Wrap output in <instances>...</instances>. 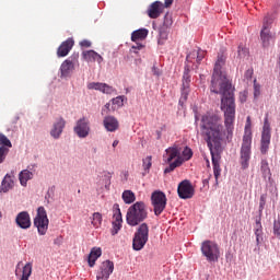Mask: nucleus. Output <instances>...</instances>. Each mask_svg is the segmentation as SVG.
<instances>
[{
    "label": "nucleus",
    "mask_w": 280,
    "mask_h": 280,
    "mask_svg": "<svg viewBox=\"0 0 280 280\" xmlns=\"http://www.w3.org/2000/svg\"><path fill=\"white\" fill-rule=\"evenodd\" d=\"M224 65H226V57L219 56L214 63L210 85L211 93L221 95V110L224 113V125H222L220 116L210 114L203 115L200 124V135L210 150L217 187L220 174H222L220 153L218 152L222 148V141L233 136V124H235V94L233 93V84L229 77H226V71H224Z\"/></svg>",
    "instance_id": "1"
},
{
    "label": "nucleus",
    "mask_w": 280,
    "mask_h": 280,
    "mask_svg": "<svg viewBox=\"0 0 280 280\" xmlns=\"http://www.w3.org/2000/svg\"><path fill=\"white\" fill-rule=\"evenodd\" d=\"M144 220H148V206H145V202L137 201L128 208L126 222L129 226H139Z\"/></svg>",
    "instance_id": "2"
},
{
    "label": "nucleus",
    "mask_w": 280,
    "mask_h": 280,
    "mask_svg": "<svg viewBox=\"0 0 280 280\" xmlns=\"http://www.w3.org/2000/svg\"><path fill=\"white\" fill-rule=\"evenodd\" d=\"M275 16L266 15L262 20V27L260 30V40L264 48L270 47L277 40V32L272 30Z\"/></svg>",
    "instance_id": "3"
},
{
    "label": "nucleus",
    "mask_w": 280,
    "mask_h": 280,
    "mask_svg": "<svg viewBox=\"0 0 280 280\" xmlns=\"http://www.w3.org/2000/svg\"><path fill=\"white\" fill-rule=\"evenodd\" d=\"M250 145H253V132L249 131L248 127H246L241 147L240 163L242 170H248V165L250 163Z\"/></svg>",
    "instance_id": "4"
},
{
    "label": "nucleus",
    "mask_w": 280,
    "mask_h": 280,
    "mask_svg": "<svg viewBox=\"0 0 280 280\" xmlns=\"http://www.w3.org/2000/svg\"><path fill=\"white\" fill-rule=\"evenodd\" d=\"M150 240V226L148 223H142L138 226L132 238L133 250H143Z\"/></svg>",
    "instance_id": "5"
},
{
    "label": "nucleus",
    "mask_w": 280,
    "mask_h": 280,
    "mask_svg": "<svg viewBox=\"0 0 280 280\" xmlns=\"http://www.w3.org/2000/svg\"><path fill=\"white\" fill-rule=\"evenodd\" d=\"M201 255L206 257L209 264H215L220 259V246L213 241H203L201 243Z\"/></svg>",
    "instance_id": "6"
},
{
    "label": "nucleus",
    "mask_w": 280,
    "mask_h": 280,
    "mask_svg": "<svg viewBox=\"0 0 280 280\" xmlns=\"http://www.w3.org/2000/svg\"><path fill=\"white\" fill-rule=\"evenodd\" d=\"M151 205L153 207L154 215H161L167 207V196L161 190H155L151 195Z\"/></svg>",
    "instance_id": "7"
},
{
    "label": "nucleus",
    "mask_w": 280,
    "mask_h": 280,
    "mask_svg": "<svg viewBox=\"0 0 280 280\" xmlns=\"http://www.w3.org/2000/svg\"><path fill=\"white\" fill-rule=\"evenodd\" d=\"M34 226H36L40 235H47L49 218H47V210H45V207H39L37 209V214L34 219Z\"/></svg>",
    "instance_id": "8"
},
{
    "label": "nucleus",
    "mask_w": 280,
    "mask_h": 280,
    "mask_svg": "<svg viewBox=\"0 0 280 280\" xmlns=\"http://www.w3.org/2000/svg\"><path fill=\"white\" fill-rule=\"evenodd\" d=\"M270 139H272V133L270 129V121H268V114H266L260 139L261 154H268V150H270Z\"/></svg>",
    "instance_id": "9"
},
{
    "label": "nucleus",
    "mask_w": 280,
    "mask_h": 280,
    "mask_svg": "<svg viewBox=\"0 0 280 280\" xmlns=\"http://www.w3.org/2000/svg\"><path fill=\"white\" fill-rule=\"evenodd\" d=\"M177 194L182 200H189V198H194L196 189L189 179H184L178 184Z\"/></svg>",
    "instance_id": "10"
},
{
    "label": "nucleus",
    "mask_w": 280,
    "mask_h": 280,
    "mask_svg": "<svg viewBox=\"0 0 280 280\" xmlns=\"http://www.w3.org/2000/svg\"><path fill=\"white\" fill-rule=\"evenodd\" d=\"M189 65L184 68V74L182 80V96L179 98V104H185L187 97L189 96V86L191 84V74H189Z\"/></svg>",
    "instance_id": "11"
},
{
    "label": "nucleus",
    "mask_w": 280,
    "mask_h": 280,
    "mask_svg": "<svg viewBox=\"0 0 280 280\" xmlns=\"http://www.w3.org/2000/svg\"><path fill=\"white\" fill-rule=\"evenodd\" d=\"M74 132L80 139H86V136L91 132L89 118H80L74 127Z\"/></svg>",
    "instance_id": "12"
},
{
    "label": "nucleus",
    "mask_w": 280,
    "mask_h": 280,
    "mask_svg": "<svg viewBox=\"0 0 280 280\" xmlns=\"http://www.w3.org/2000/svg\"><path fill=\"white\" fill-rule=\"evenodd\" d=\"M113 270H115V264L110 260H105L102 262L100 272L96 276L97 280H108L110 275H113Z\"/></svg>",
    "instance_id": "13"
},
{
    "label": "nucleus",
    "mask_w": 280,
    "mask_h": 280,
    "mask_svg": "<svg viewBox=\"0 0 280 280\" xmlns=\"http://www.w3.org/2000/svg\"><path fill=\"white\" fill-rule=\"evenodd\" d=\"M114 209H116V212L113 215L112 235H117V233L121 231V223L124 222V219L121 218V209H119V206L117 203L114 205Z\"/></svg>",
    "instance_id": "14"
},
{
    "label": "nucleus",
    "mask_w": 280,
    "mask_h": 280,
    "mask_svg": "<svg viewBox=\"0 0 280 280\" xmlns=\"http://www.w3.org/2000/svg\"><path fill=\"white\" fill-rule=\"evenodd\" d=\"M149 19H159L163 14V2L154 1L151 3L147 10Z\"/></svg>",
    "instance_id": "15"
},
{
    "label": "nucleus",
    "mask_w": 280,
    "mask_h": 280,
    "mask_svg": "<svg viewBox=\"0 0 280 280\" xmlns=\"http://www.w3.org/2000/svg\"><path fill=\"white\" fill-rule=\"evenodd\" d=\"M73 45H75L73 38H68L67 40L62 42L57 50L58 58H65L66 56H69V51L73 49Z\"/></svg>",
    "instance_id": "16"
},
{
    "label": "nucleus",
    "mask_w": 280,
    "mask_h": 280,
    "mask_svg": "<svg viewBox=\"0 0 280 280\" xmlns=\"http://www.w3.org/2000/svg\"><path fill=\"white\" fill-rule=\"evenodd\" d=\"M15 222L18 226H20V229H30L32 226V219L30 218V212H20L15 218Z\"/></svg>",
    "instance_id": "17"
},
{
    "label": "nucleus",
    "mask_w": 280,
    "mask_h": 280,
    "mask_svg": "<svg viewBox=\"0 0 280 280\" xmlns=\"http://www.w3.org/2000/svg\"><path fill=\"white\" fill-rule=\"evenodd\" d=\"M75 69V63L71 58L66 59L60 66V78H69Z\"/></svg>",
    "instance_id": "18"
},
{
    "label": "nucleus",
    "mask_w": 280,
    "mask_h": 280,
    "mask_svg": "<svg viewBox=\"0 0 280 280\" xmlns=\"http://www.w3.org/2000/svg\"><path fill=\"white\" fill-rule=\"evenodd\" d=\"M65 126H67V121L62 117H60L59 119H57L56 122H54L52 129L50 130V136L52 137V139H60V135H62Z\"/></svg>",
    "instance_id": "19"
},
{
    "label": "nucleus",
    "mask_w": 280,
    "mask_h": 280,
    "mask_svg": "<svg viewBox=\"0 0 280 280\" xmlns=\"http://www.w3.org/2000/svg\"><path fill=\"white\" fill-rule=\"evenodd\" d=\"M82 58L85 60V62H97L98 65L104 62V57H102V55L97 54L95 50H84L82 52Z\"/></svg>",
    "instance_id": "20"
},
{
    "label": "nucleus",
    "mask_w": 280,
    "mask_h": 280,
    "mask_svg": "<svg viewBox=\"0 0 280 280\" xmlns=\"http://www.w3.org/2000/svg\"><path fill=\"white\" fill-rule=\"evenodd\" d=\"M88 89L90 91H101V93H106L107 95H110L115 89L113 86L106 84V83H100V82H92L88 84Z\"/></svg>",
    "instance_id": "21"
},
{
    "label": "nucleus",
    "mask_w": 280,
    "mask_h": 280,
    "mask_svg": "<svg viewBox=\"0 0 280 280\" xmlns=\"http://www.w3.org/2000/svg\"><path fill=\"white\" fill-rule=\"evenodd\" d=\"M103 126L107 132H116V130H119V120L114 116H106L103 119Z\"/></svg>",
    "instance_id": "22"
},
{
    "label": "nucleus",
    "mask_w": 280,
    "mask_h": 280,
    "mask_svg": "<svg viewBox=\"0 0 280 280\" xmlns=\"http://www.w3.org/2000/svg\"><path fill=\"white\" fill-rule=\"evenodd\" d=\"M14 189V175L7 174L1 182L0 194H8Z\"/></svg>",
    "instance_id": "23"
},
{
    "label": "nucleus",
    "mask_w": 280,
    "mask_h": 280,
    "mask_svg": "<svg viewBox=\"0 0 280 280\" xmlns=\"http://www.w3.org/2000/svg\"><path fill=\"white\" fill-rule=\"evenodd\" d=\"M182 159L180 158V148L178 147H171L165 150V154L163 155V159L165 163H172L174 159Z\"/></svg>",
    "instance_id": "24"
},
{
    "label": "nucleus",
    "mask_w": 280,
    "mask_h": 280,
    "mask_svg": "<svg viewBox=\"0 0 280 280\" xmlns=\"http://www.w3.org/2000/svg\"><path fill=\"white\" fill-rule=\"evenodd\" d=\"M100 257H102V248L93 247L88 257L90 268H93V266H95V262L97 261V259H100Z\"/></svg>",
    "instance_id": "25"
},
{
    "label": "nucleus",
    "mask_w": 280,
    "mask_h": 280,
    "mask_svg": "<svg viewBox=\"0 0 280 280\" xmlns=\"http://www.w3.org/2000/svg\"><path fill=\"white\" fill-rule=\"evenodd\" d=\"M148 38V30L147 28H139L133 31L131 34L132 43H139V40H145Z\"/></svg>",
    "instance_id": "26"
},
{
    "label": "nucleus",
    "mask_w": 280,
    "mask_h": 280,
    "mask_svg": "<svg viewBox=\"0 0 280 280\" xmlns=\"http://www.w3.org/2000/svg\"><path fill=\"white\" fill-rule=\"evenodd\" d=\"M34 178V173L30 170H23L19 174V180L22 187H27V180H32Z\"/></svg>",
    "instance_id": "27"
},
{
    "label": "nucleus",
    "mask_w": 280,
    "mask_h": 280,
    "mask_svg": "<svg viewBox=\"0 0 280 280\" xmlns=\"http://www.w3.org/2000/svg\"><path fill=\"white\" fill-rule=\"evenodd\" d=\"M205 50H192L189 55H187L186 62H191L196 58L198 65H200L205 58Z\"/></svg>",
    "instance_id": "28"
},
{
    "label": "nucleus",
    "mask_w": 280,
    "mask_h": 280,
    "mask_svg": "<svg viewBox=\"0 0 280 280\" xmlns=\"http://www.w3.org/2000/svg\"><path fill=\"white\" fill-rule=\"evenodd\" d=\"M125 205H132L135 200H137V196H135V192L132 190H125L121 196Z\"/></svg>",
    "instance_id": "29"
},
{
    "label": "nucleus",
    "mask_w": 280,
    "mask_h": 280,
    "mask_svg": "<svg viewBox=\"0 0 280 280\" xmlns=\"http://www.w3.org/2000/svg\"><path fill=\"white\" fill-rule=\"evenodd\" d=\"M260 172L264 178H270L272 173L270 172V166H268V161L262 160L260 164Z\"/></svg>",
    "instance_id": "30"
},
{
    "label": "nucleus",
    "mask_w": 280,
    "mask_h": 280,
    "mask_svg": "<svg viewBox=\"0 0 280 280\" xmlns=\"http://www.w3.org/2000/svg\"><path fill=\"white\" fill-rule=\"evenodd\" d=\"M30 277H32V262H27L22 270V276L20 280H30Z\"/></svg>",
    "instance_id": "31"
},
{
    "label": "nucleus",
    "mask_w": 280,
    "mask_h": 280,
    "mask_svg": "<svg viewBox=\"0 0 280 280\" xmlns=\"http://www.w3.org/2000/svg\"><path fill=\"white\" fill-rule=\"evenodd\" d=\"M183 165V158L176 159L174 162H172L168 167L164 170V174H170L171 172H174L175 167H180Z\"/></svg>",
    "instance_id": "32"
},
{
    "label": "nucleus",
    "mask_w": 280,
    "mask_h": 280,
    "mask_svg": "<svg viewBox=\"0 0 280 280\" xmlns=\"http://www.w3.org/2000/svg\"><path fill=\"white\" fill-rule=\"evenodd\" d=\"M92 225L94 229H100V226H102V213L94 212L92 214Z\"/></svg>",
    "instance_id": "33"
},
{
    "label": "nucleus",
    "mask_w": 280,
    "mask_h": 280,
    "mask_svg": "<svg viewBox=\"0 0 280 280\" xmlns=\"http://www.w3.org/2000/svg\"><path fill=\"white\" fill-rule=\"evenodd\" d=\"M0 148H12V141L8 138V136L0 132Z\"/></svg>",
    "instance_id": "34"
},
{
    "label": "nucleus",
    "mask_w": 280,
    "mask_h": 280,
    "mask_svg": "<svg viewBox=\"0 0 280 280\" xmlns=\"http://www.w3.org/2000/svg\"><path fill=\"white\" fill-rule=\"evenodd\" d=\"M191 156H194V151H191V149H189V147H186L183 152H182V161L183 163H185V161H189L191 159Z\"/></svg>",
    "instance_id": "35"
},
{
    "label": "nucleus",
    "mask_w": 280,
    "mask_h": 280,
    "mask_svg": "<svg viewBox=\"0 0 280 280\" xmlns=\"http://www.w3.org/2000/svg\"><path fill=\"white\" fill-rule=\"evenodd\" d=\"M237 54H238V58H246L248 56V48L240 44Z\"/></svg>",
    "instance_id": "36"
},
{
    "label": "nucleus",
    "mask_w": 280,
    "mask_h": 280,
    "mask_svg": "<svg viewBox=\"0 0 280 280\" xmlns=\"http://www.w3.org/2000/svg\"><path fill=\"white\" fill-rule=\"evenodd\" d=\"M9 153H10V149L5 147H0V165L1 163H3V161H5V158L8 156Z\"/></svg>",
    "instance_id": "37"
},
{
    "label": "nucleus",
    "mask_w": 280,
    "mask_h": 280,
    "mask_svg": "<svg viewBox=\"0 0 280 280\" xmlns=\"http://www.w3.org/2000/svg\"><path fill=\"white\" fill-rule=\"evenodd\" d=\"M174 22L172 21V15H170L168 13H166L164 15V27H172V24Z\"/></svg>",
    "instance_id": "38"
},
{
    "label": "nucleus",
    "mask_w": 280,
    "mask_h": 280,
    "mask_svg": "<svg viewBox=\"0 0 280 280\" xmlns=\"http://www.w3.org/2000/svg\"><path fill=\"white\" fill-rule=\"evenodd\" d=\"M163 40H167V31L162 28L160 30L159 45H163Z\"/></svg>",
    "instance_id": "39"
},
{
    "label": "nucleus",
    "mask_w": 280,
    "mask_h": 280,
    "mask_svg": "<svg viewBox=\"0 0 280 280\" xmlns=\"http://www.w3.org/2000/svg\"><path fill=\"white\" fill-rule=\"evenodd\" d=\"M255 235H256V244L259 245L261 244V237L264 235V230H255Z\"/></svg>",
    "instance_id": "40"
},
{
    "label": "nucleus",
    "mask_w": 280,
    "mask_h": 280,
    "mask_svg": "<svg viewBox=\"0 0 280 280\" xmlns=\"http://www.w3.org/2000/svg\"><path fill=\"white\" fill-rule=\"evenodd\" d=\"M143 167L144 170H150V167H152V156H147L143 160Z\"/></svg>",
    "instance_id": "41"
},
{
    "label": "nucleus",
    "mask_w": 280,
    "mask_h": 280,
    "mask_svg": "<svg viewBox=\"0 0 280 280\" xmlns=\"http://www.w3.org/2000/svg\"><path fill=\"white\" fill-rule=\"evenodd\" d=\"M112 103L116 106H124V97L117 96L116 98L112 100Z\"/></svg>",
    "instance_id": "42"
},
{
    "label": "nucleus",
    "mask_w": 280,
    "mask_h": 280,
    "mask_svg": "<svg viewBox=\"0 0 280 280\" xmlns=\"http://www.w3.org/2000/svg\"><path fill=\"white\" fill-rule=\"evenodd\" d=\"M265 207H266V195H261L260 201H259V211H264Z\"/></svg>",
    "instance_id": "43"
},
{
    "label": "nucleus",
    "mask_w": 280,
    "mask_h": 280,
    "mask_svg": "<svg viewBox=\"0 0 280 280\" xmlns=\"http://www.w3.org/2000/svg\"><path fill=\"white\" fill-rule=\"evenodd\" d=\"M247 98H248V92L243 91V92L240 93V102L242 104H244V102H246Z\"/></svg>",
    "instance_id": "44"
},
{
    "label": "nucleus",
    "mask_w": 280,
    "mask_h": 280,
    "mask_svg": "<svg viewBox=\"0 0 280 280\" xmlns=\"http://www.w3.org/2000/svg\"><path fill=\"white\" fill-rule=\"evenodd\" d=\"M79 45H80V47L89 48V47H91L92 43H91V40H89V39H83V40H81V42L79 43Z\"/></svg>",
    "instance_id": "45"
},
{
    "label": "nucleus",
    "mask_w": 280,
    "mask_h": 280,
    "mask_svg": "<svg viewBox=\"0 0 280 280\" xmlns=\"http://www.w3.org/2000/svg\"><path fill=\"white\" fill-rule=\"evenodd\" d=\"M259 85L257 84V80L254 81V95L255 97H258L260 95Z\"/></svg>",
    "instance_id": "46"
},
{
    "label": "nucleus",
    "mask_w": 280,
    "mask_h": 280,
    "mask_svg": "<svg viewBox=\"0 0 280 280\" xmlns=\"http://www.w3.org/2000/svg\"><path fill=\"white\" fill-rule=\"evenodd\" d=\"M110 113V103H107L102 109V115H108Z\"/></svg>",
    "instance_id": "47"
},
{
    "label": "nucleus",
    "mask_w": 280,
    "mask_h": 280,
    "mask_svg": "<svg viewBox=\"0 0 280 280\" xmlns=\"http://www.w3.org/2000/svg\"><path fill=\"white\" fill-rule=\"evenodd\" d=\"M174 0H164L163 9L164 8H172Z\"/></svg>",
    "instance_id": "48"
},
{
    "label": "nucleus",
    "mask_w": 280,
    "mask_h": 280,
    "mask_svg": "<svg viewBox=\"0 0 280 280\" xmlns=\"http://www.w3.org/2000/svg\"><path fill=\"white\" fill-rule=\"evenodd\" d=\"M143 47H145V46H143L142 44L137 43L136 45H133L131 47V49H133V50L138 49V51H141V49H143Z\"/></svg>",
    "instance_id": "49"
},
{
    "label": "nucleus",
    "mask_w": 280,
    "mask_h": 280,
    "mask_svg": "<svg viewBox=\"0 0 280 280\" xmlns=\"http://www.w3.org/2000/svg\"><path fill=\"white\" fill-rule=\"evenodd\" d=\"M152 73H153V75L159 77V75H161V70H159V68H156V66H153Z\"/></svg>",
    "instance_id": "50"
},
{
    "label": "nucleus",
    "mask_w": 280,
    "mask_h": 280,
    "mask_svg": "<svg viewBox=\"0 0 280 280\" xmlns=\"http://www.w3.org/2000/svg\"><path fill=\"white\" fill-rule=\"evenodd\" d=\"M245 78H246L247 80H250V78H253V69L246 70V72H245Z\"/></svg>",
    "instance_id": "51"
},
{
    "label": "nucleus",
    "mask_w": 280,
    "mask_h": 280,
    "mask_svg": "<svg viewBox=\"0 0 280 280\" xmlns=\"http://www.w3.org/2000/svg\"><path fill=\"white\" fill-rule=\"evenodd\" d=\"M246 128H247V130H249L250 132H253V131L250 130V117H249V116L247 117V122H246V125H245V130H246Z\"/></svg>",
    "instance_id": "52"
},
{
    "label": "nucleus",
    "mask_w": 280,
    "mask_h": 280,
    "mask_svg": "<svg viewBox=\"0 0 280 280\" xmlns=\"http://www.w3.org/2000/svg\"><path fill=\"white\" fill-rule=\"evenodd\" d=\"M255 230H262L261 221L260 220L256 221Z\"/></svg>",
    "instance_id": "53"
},
{
    "label": "nucleus",
    "mask_w": 280,
    "mask_h": 280,
    "mask_svg": "<svg viewBox=\"0 0 280 280\" xmlns=\"http://www.w3.org/2000/svg\"><path fill=\"white\" fill-rule=\"evenodd\" d=\"M22 265H23V262H21V261L16 265L15 277H19V268H21Z\"/></svg>",
    "instance_id": "54"
},
{
    "label": "nucleus",
    "mask_w": 280,
    "mask_h": 280,
    "mask_svg": "<svg viewBox=\"0 0 280 280\" xmlns=\"http://www.w3.org/2000/svg\"><path fill=\"white\" fill-rule=\"evenodd\" d=\"M117 145H119V140H115V141L113 142V148H117Z\"/></svg>",
    "instance_id": "55"
},
{
    "label": "nucleus",
    "mask_w": 280,
    "mask_h": 280,
    "mask_svg": "<svg viewBox=\"0 0 280 280\" xmlns=\"http://www.w3.org/2000/svg\"><path fill=\"white\" fill-rule=\"evenodd\" d=\"M209 178H211V175H209ZM209 178L203 179V185H209Z\"/></svg>",
    "instance_id": "56"
},
{
    "label": "nucleus",
    "mask_w": 280,
    "mask_h": 280,
    "mask_svg": "<svg viewBox=\"0 0 280 280\" xmlns=\"http://www.w3.org/2000/svg\"><path fill=\"white\" fill-rule=\"evenodd\" d=\"M207 165H208V167L210 166L209 160H207Z\"/></svg>",
    "instance_id": "57"
},
{
    "label": "nucleus",
    "mask_w": 280,
    "mask_h": 280,
    "mask_svg": "<svg viewBox=\"0 0 280 280\" xmlns=\"http://www.w3.org/2000/svg\"><path fill=\"white\" fill-rule=\"evenodd\" d=\"M1 218H3V213L0 212V220H1Z\"/></svg>",
    "instance_id": "58"
},
{
    "label": "nucleus",
    "mask_w": 280,
    "mask_h": 280,
    "mask_svg": "<svg viewBox=\"0 0 280 280\" xmlns=\"http://www.w3.org/2000/svg\"><path fill=\"white\" fill-rule=\"evenodd\" d=\"M133 54H137V50H133Z\"/></svg>",
    "instance_id": "59"
}]
</instances>
